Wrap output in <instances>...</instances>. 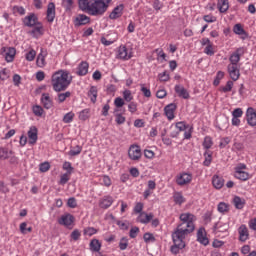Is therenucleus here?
Returning <instances> with one entry per match:
<instances>
[{
	"instance_id": "nucleus-53",
	"label": "nucleus",
	"mask_w": 256,
	"mask_h": 256,
	"mask_svg": "<svg viewBox=\"0 0 256 256\" xmlns=\"http://www.w3.org/2000/svg\"><path fill=\"white\" fill-rule=\"evenodd\" d=\"M95 233H97V229L94 227H87L84 229V235H88V237L95 235Z\"/></svg>"
},
{
	"instance_id": "nucleus-62",
	"label": "nucleus",
	"mask_w": 256,
	"mask_h": 256,
	"mask_svg": "<svg viewBox=\"0 0 256 256\" xmlns=\"http://www.w3.org/2000/svg\"><path fill=\"white\" fill-rule=\"evenodd\" d=\"M152 6H153V9H155V11H161V9H163V4L159 0H154Z\"/></svg>"
},
{
	"instance_id": "nucleus-17",
	"label": "nucleus",
	"mask_w": 256,
	"mask_h": 256,
	"mask_svg": "<svg viewBox=\"0 0 256 256\" xmlns=\"http://www.w3.org/2000/svg\"><path fill=\"white\" fill-rule=\"evenodd\" d=\"M37 133H38L37 127L35 126L30 127L28 131V138H29L30 145H35L37 143V139H38Z\"/></svg>"
},
{
	"instance_id": "nucleus-32",
	"label": "nucleus",
	"mask_w": 256,
	"mask_h": 256,
	"mask_svg": "<svg viewBox=\"0 0 256 256\" xmlns=\"http://www.w3.org/2000/svg\"><path fill=\"white\" fill-rule=\"evenodd\" d=\"M233 31L236 35H242V39H247V32L241 24L234 25Z\"/></svg>"
},
{
	"instance_id": "nucleus-30",
	"label": "nucleus",
	"mask_w": 256,
	"mask_h": 256,
	"mask_svg": "<svg viewBox=\"0 0 256 256\" xmlns=\"http://www.w3.org/2000/svg\"><path fill=\"white\" fill-rule=\"evenodd\" d=\"M86 73H89V63L87 62H81L78 66L77 75L82 77Z\"/></svg>"
},
{
	"instance_id": "nucleus-35",
	"label": "nucleus",
	"mask_w": 256,
	"mask_h": 256,
	"mask_svg": "<svg viewBox=\"0 0 256 256\" xmlns=\"http://www.w3.org/2000/svg\"><path fill=\"white\" fill-rule=\"evenodd\" d=\"M69 97H71V92L69 91L64 93H58V96L57 98H55V101H57V103H65V101L69 99Z\"/></svg>"
},
{
	"instance_id": "nucleus-49",
	"label": "nucleus",
	"mask_w": 256,
	"mask_h": 256,
	"mask_svg": "<svg viewBox=\"0 0 256 256\" xmlns=\"http://www.w3.org/2000/svg\"><path fill=\"white\" fill-rule=\"evenodd\" d=\"M174 201L178 205H181L182 203H185V198H183V195L181 193L174 194Z\"/></svg>"
},
{
	"instance_id": "nucleus-41",
	"label": "nucleus",
	"mask_w": 256,
	"mask_h": 256,
	"mask_svg": "<svg viewBox=\"0 0 256 256\" xmlns=\"http://www.w3.org/2000/svg\"><path fill=\"white\" fill-rule=\"evenodd\" d=\"M223 77H225V73L223 71H218L216 78L214 79L213 85H215V87H217V85H219V83H221V79H223Z\"/></svg>"
},
{
	"instance_id": "nucleus-13",
	"label": "nucleus",
	"mask_w": 256,
	"mask_h": 256,
	"mask_svg": "<svg viewBox=\"0 0 256 256\" xmlns=\"http://www.w3.org/2000/svg\"><path fill=\"white\" fill-rule=\"evenodd\" d=\"M117 58L123 59L124 61H128V59H131V52H129L127 47L120 46L118 48Z\"/></svg>"
},
{
	"instance_id": "nucleus-52",
	"label": "nucleus",
	"mask_w": 256,
	"mask_h": 256,
	"mask_svg": "<svg viewBox=\"0 0 256 256\" xmlns=\"http://www.w3.org/2000/svg\"><path fill=\"white\" fill-rule=\"evenodd\" d=\"M11 152L5 148H0V159H9Z\"/></svg>"
},
{
	"instance_id": "nucleus-42",
	"label": "nucleus",
	"mask_w": 256,
	"mask_h": 256,
	"mask_svg": "<svg viewBox=\"0 0 256 256\" xmlns=\"http://www.w3.org/2000/svg\"><path fill=\"white\" fill-rule=\"evenodd\" d=\"M219 213H227L229 211V206L225 202H220L218 204Z\"/></svg>"
},
{
	"instance_id": "nucleus-58",
	"label": "nucleus",
	"mask_w": 256,
	"mask_h": 256,
	"mask_svg": "<svg viewBox=\"0 0 256 256\" xmlns=\"http://www.w3.org/2000/svg\"><path fill=\"white\" fill-rule=\"evenodd\" d=\"M69 175H71V174H69V173H65V174H63L62 176H61V178H60V185H66V183L69 181V179H70V177H69Z\"/></svg>"
},
{
	"instance_id": "nucleus-12",
	"label": "nucleus",
	"mask_w": 256,
	"mask_h": 256,
	"mask_svg": "<svg viewBox=\"0 0 256 256\" xmlns=\"http://www.w3.org/2000/svg\"><path fill=\"white\" fill-rule=\"evenodd\" d=\"M124 9H125V5L123 4L116 6L110 13L109 19L111 20L119 19L120 17L123 16Z\"/></svg>"
},
{
	"instance_id": "nucleus-36",
	"label": "nucleus",
	"mask_w": 256,
	"mask_h": 256,
	"mask_svg": "<svg viewBox=\"0 0 256 256\" xmlns=\"http://www.w3.org/2000/svg\"><path fill=\"white\" fill-rule=\"evenodd\" d=\"M90 249L95 253H99V251H101V242H99L97 239H93L90 242Z\"/></svg>"
},
{
	"instance_id": "nucleus-10",
	"label": "nucleus",
	"mask_w": 256,
	"mask_h": 256,
	"mask_svg": "<svg viewBox=\"0 0 256 256\" xmlns=\"http://www.w3.org/2000/svg\"><path fill=\"white\" fill-rule=\"evenodd\" d=\"M238 235H239V241H241V243H245V241L249 240V229L247 228V226L245 224H242L239 228H238Z\"/></svg>"
},
{
	"instance_id": "nucleus-25",
	"label": "nucleus",
	"mask_w": 256,
	"mask_h": 256,
	"mask_svg": "<svg viewBox=\"0 0 256 256\" xmlns=\"http://www.w3.org/2000/svg\"><path fill=\"white\" fill-rule=\"evenodd\" d=\"M41 101L45 109H51V107H53V101L51 100V97L49 96V94L47 93L42 94Z\"/></svg>"
},
{
	"instance_id": "nucleus-21",
	"label": "nucleus",
	"mask_w": 256,
	"mask_h": 256,
	"mask_svg": "<svg viewBox=\"0 0 256 256\" xmlns=\"http://www.w3.org/2000/svg\"><path fill=\"white\" fill-rule=\"evenodd\" d=\"M241 49H237L229 58L230 64L228 65H234V66H239V61H241V54L239 52Z\"/></svg>"
},
{
	"instance_id": "nucleus-63",
	"label": "nucleus",
	"mask_w": 256,
	"mask_h": 256,
	"mask_svg": "<svg viewBox=\"0 0 256 256\" xmlns=\"http://www.w3.org/2000/svg\"><path fill=\"white\" fill-rule=\"evenodd\" d=\"M67 205L71 209H75V207H77V200L75 198L71 197L68 199Z\"/></svg>"
},
{
	"instance_id": "nucleus-45",
	"label": "nucleus",
	"mask_w": 256,
	"mask_h": 256,
	"mask_svg": "<svg viewBox=\"0 0 256 256\" xmlns=\"http://www.w3.org/2000/svg\"><path fill=\"white\" fill-rule=\"evenodd\" d=\"M10 77V72L7 70V68H4L3 70L0 71V79L1 81H7Z\"/></svg>"
},
{
	"instance_id": "nucleus-23",
	"label": "nucleus",
	"mask_w": 256,
	"mask_h": 256,
	"mask_svg": "<svg viewBox=\"0 0 256 256\" xmlns=\"http://www.w3.org/2000/svg\"><path fill=\"white\" fill-rule=\"evenodd\" d=\"M33 27L34 28L30 31V35H32L33 37H41V35H43V24L39 22Z\"/></svg>"
},
{
	"instance_id": "nucleus-34",
	"label": "nucleus",
	"mask_w": 256,
	"mask_h": 256,
	"mask_svg": "<svg viewBox=\"0 0 256 256\" xmlns=\"http://www.w3.org/2000/svg\"><path fill=\"white\" fill-rule=\"evenodd\" d=\"M233 203L236 209H243L245 207V199L239 196L233 198Z\"/></svg>"
},
{
	"instance_id": "nucleus-38",
	"label": "nucleus",
	"mask_w": 256,
	"mask_h": 256,
	"mask_svg": "<svg viewBox=\"0 0 256 256\" xmlns=\"http://www.w3.org/2000/svg\"><path fill=\"white\" fill-rule=\"evenodd\" d=\"M119 247H120L121 251H125V249H127V247H129V239H127V237L121 238V240L119 242Z\"/></svg>"
},
{
	"instance_id": "nucleus-7",
	"label": "nucleus",
	"mask_w": 256,
	"mask_h": 256,
	"mask_svg": "<svg viewBox=\"0 0 256 256\" xmlns=\"http://www.w3.org/2000/svg\"><path fill=\"white\" fill-rule=\"evenodd\" d=\"M1 53L4 55L7 63H13L15 55H17V50L14 47H3Z\"/></svg>"
},
{
	"instance_id": "nucleus-11",
	"label": "nucleus",
	"mask_w": 256,
	"mask_h": 256,
	"mask_svg": "<svg viewBox=\"0 0 256 256\" xmlns=\"http://www.w3.org/2000/svg\"><path fill=\"white\" fill-rule=\"evenodd\" d=\"M227 70L232 81H239V77H241V73L239 72V66L228 65Z\"/></svg>"
},
{
	"instance_id": "nucleus-24",
	"label": "nucleus",
	"mask_w": 256,
	"mask_h": 256,
	"mask_svg": "<svg viewBox=\"0 0 256 256\" xmlns=\"http://www.w3.org/2000/svg\"><path fill=\"white\" fill-rule=\"evenodd\" d=\"M212 185L215 189H222L223 185H225V180L223 177L214 175L212 178Z\"/></svg>"
},
{
	"instance_id": "nucleus-3",
	"label": "nucleus",
	"mask_w": 256,
	"mask_h": 256,
	"mask_svg": "<svg viewBox=\"0 0 256 256\" xmlns=\"http://www.w3.org/2000/svg\"><path fill=\"white\" fill-rule=\"evenodd\" d=\"M113 0H91L84 11L93 17H103L109 9V3Z\"/></svg>"
},
{
	"instance_id": "nucleus-64",
	"label": "nucleus",
	"mask_w": 256,
	"mask_h": 256,
	"mask_svg": "<svg viewBox=\"0 0 256 256\" xmlns=\"http://www.w3.org/2000/svg\"><path fill=\"white\" fill-rule=\"evenodd\" d=\"M128 111H130V113H137V103L130 102L128 104Z\"/></svg>"
},
{
	"instance_id": "nucleus-55",
	"label": "nucleus",
	"mask_w": 256,
	"mask_h": 256,
	"mask_svg": "<svg viewBox=\"0 0 256 256\" xmlns=\"http://www.w3.org/2000/svg\"><path fill=\"white\" fill-rule=\"evenodd\" d=\"M204 53L206 55H210V57H212V55H215V51L213 50V44L207 45L204 49Z\"/></svg>"
},
{
	"instance_id": "nucleus-46",
	"label": "nucleus",
	"mask_w": 256,
	"mask_h": 256,
	"mask_svg": "<svg viewBox=\"0 0 256 256\" xmlns=\"http://www.w3.org/2000/svg\"><path fill=\"white\" fill-rule=\"evenodd\" d=\"M81 151H83V148L79 145H77L76 147H74L73 149L70 150L69 155H71L72 157H75L77 155H79L81 153Z\"/></svg>"
},
{
	"instance_id": "nucleus-51",
	"label": "nucleus",
	"mask_w": 256,
	"mask_h": 256,
	"mask_svg": "<svg viewBox=\"0 0 256 256\" xmlns=\"http://www.w3.org/2000/svg\"><path fill=\"white\" fill-rule=\"evenodd\" d=\"M75 117V114L73 112H68L64 115L63 121L65 123H71L73 121V118Z\"/></svg>"
},
{
	"instance_id": "nucleus-14",
	"label": "nucleus",
	"mask_w": 256,
	"mask_h": 256,
	"mask_svg": "<svg viewBox=\"0 0 256 256\" xmlns=\"http://www.w3.org/2000/svg\"><path fill=\"white\" fill-rule=\"evenodd\" d=\"M23 23L26 27H34L39 23V19L35 14H30L24 18Z\"/></svg>"
},
{
	"instance_id": "nucleus-22",
	"label": "nucleus",
	"mask_w": 256,
	"mask_h": 256,
	"mask_svg": "<svg viewBox=\"0 0 256 256\" xmlns=\"http://www.w3.org/2000/svg\"><path fill=\"white\" fill-rule=\"evenodd\" d=\"M174 89L179 97H182V99H189V92L187 89H185V87L176 85Z\"/></svg>"
},
{
	"instance_id": "nucleus-43",
	"label": "nucleus",
	"mask_w": 256,
	"mask_h": 256,
	"mask_svg": "<svg viewBox=\"0 0 256 256\" xmlns=\"http://www.w3.org/2000/svg\"><path fill=\"white\" fill-rule=\"evenodd\" d=\"M171 129H177L178 131H186L189 129V126L185 125V122H177L175 127H172Z\"/></svg>"
},
{
	"instance_id": "nucleus-4",
	"label": "nucleus",
	"mask_w": 256,
	"mask_h": 256,
	"mask_svg": "<svg viewBox=\"0 0 256 256\" xmlns=\"http://www.w3.org/2000/svg\"><path fill=\"white\" fill-rule=\"evenodd\" d=\"M187 236L179 234L177 232L172 233V241L174 245L171 246L170 251L173 255H179L182 249H185V239Z\"/></svg>"
},
{
	"instance_id": "nucleus-39",
	"label": "nucleus",
	"mask_w": 256,
	"mask_h": 256,
	"mask_svg": "<svg viewBox=\"0 0 256 256\" xmlns=\"http://www.w3.org/2000/svg\"><path fill=\"white\" fill-rule=\"evenodd\" d=\"M123 99L127 103H131V101H133V94L130 92V90L123 91Z\"/></svg>"
},
{
	"instance_id": "nucleus-5",
	"label": "nucleus",
	"mask_w": 256,
	"mask_h": 256,
	"mask_svg": "<svg viewBox=\"0 0 256 256\" xmlns=\"http://www.w3.org/2000/svg\"><path fill=\"white\" fill-rule=\"evenodd\" d=\"M244 169H247V165L240 163L235 167L234 176L240 181H247L249 179V173L245 172Z\"/></svg>"
},
{
	"instance_id": "nucleus-2",
	"label": "nucleus",
	"mask_w": 256,
	"mask_h": 256,
	"mask_svg": "<svg viewBox=\"0 0 256 256\" xmlns=\"http://www.w3.org/2000/svg\"><path fill=\"white\" fill-rule=\"evenodd\" d=\"M180 221H182L177 228L174 230V233H178L180 235H191L193 231H195V216L191 213H183L180 215Z\"/></svg>"
},
{
	"instance_id": "nucleus-6",
	"label": "nucleus",
	"mask_w": 256,
	"mask_h": 256,
	"mask_svg": "<svg viewBox=\"0 0 256 256\" xmlns=\"http://www.w3.org/2000/svg\"><path fill=\"white\" fill-rule=\"evenodd\" d=\"M191 181H193V175L192 174L183 172V173H180L176 176V183L180 187H183L185 185H189V183H191Z\"/></svg>"
},
{
	"instance_id": "nucleus-47",
	"label": "nucleus",
	"mask_w": 256,
	"mask_h": 256,
	"mask_svg": "<svg viewBox=\"0 0 256 256\" xmlns=\"http://www.w3.org/2000/svg\"><path fill=\"white\" fill-rule=\"evenodd\" d=\"M204 149H211L213 147V140H211V137H205L203 142Z\"/></svg>"
},
{
	"instance_id": "nucleus-60",
	"label": "nucleus",
	"mask_w": 256,
	"mask_h": 256,
	"mask_svg": "<svg viewBox=\"0 0 256 256\" xmlns=\"http://www.w3.org/2000/svg\"><path fill=\"white\" fill-rule=\"evenodd\" d=\"M36 55H37V52H35V50H30L28 53H26V60L33 61Z\"/></svg>"
},
{
	"instance_id": "nucleus-27",
	"label": "nucleus",
	"mask_w": 256,
	"mask_h": 256,
	"mask_svg": "<svg viewBox=\"0 0 256 256\" xmlns=\"http://www.w3.org/2000/svg\"><path fill=\"white\" fill-rule=\"evenodd\" d=\"M151 219H153V214L150 213V214H147L145 212H142L140 213V215L138 216L137 218V221L139 223H144V224H147L151 221Z\"/></svg>"
},
{
	"instance_id": "nucleus-26",
	"label": "nucleus",
	"mask_w": 256,
	"mask_h": 256,
	"mask_svg": "<svg viewBox=\"0 0 256 256\" xmlns=\"http://www.w3.org/2000/svg\"><path fill=\"white\" fill-rule=\"evenodd\" d=\"M73 215L71 214H68V215H65V216H62L58 223L60 225H65V227H69V225H71L73 223Z\"/></svg>"
},
{
	"instance_id": "nucleus-1",
	"label": "nucleus",
	"mask_w": 256,
	"mask_h": 256,
	"mask_svg": "<svg viewBox=\"0 0 256 256\" xmlns=\"http://www.w3.org/2000/svg\"><path fill=\"white\" fill-rule=\"evenodd\" d=\"M73 81V76L69 74L67 70H58L52 75L51 85L52 89L56 93H61V91H66V89L71 85Z\"/></svg>"
},
{
	"instance_id": "nucleus-15",
	"label": "nucleus",
	"mask_w": 256,
	"mask_h": 256,
	"mask_svg": "<svg viewBox=\"0 0 256 256\" xmlns=\"http://www.w3.org/2000/svg\"><path fill=\"white\" fill-rule=\"evenodd\" d=\"M197 241L201 243V245H209V239L207 238V234L205 233V228H200L197 232Z\"/></svg>"
},
{
	"instance_id": "nucleus-9",
	"label": "nucleus",
	"mask_w": 256,
	"mask_h": 256,
	"mask_svg": "<svg viewBox=\"0 0 256 256\" xmlns=\"http://www.w3.org/2000/svg\"><path fill=\"white\" fill-rule=\"evenodd\" d=\"M247 123L250 127H256V112L253 107H249L246 111Z\"/></svg>"
},
{
	"instance_id": "nucleus-54",
	"label": "nucleus",
	"mask_w": 256,
	"mask_h": 256,
	"mask_svg": "<svg viewBox=\"0 0 256 256\" xmlns=\"http://www.w3.org/2000/svg\"><path fill=\"white\" fill-rule=\"evenodd\" d=\"M33 113L36 117H41L43 115V108L39 105L33 107Z\"/></svg>"
},
{
	"instance_id": "nucleus-31",
	"label": "nucleus",
	"mask_w": 256,
	"mask_h": 256,
	"mask_svg": "<svg viewBox=\"0 0 256 256\" xmlns=\"http://www.w3.org/2000/svg\"><path fill=\"white\" fill-rule=\"evenodd\" d=\"M217 7L220 13H227L229 10V1L228 0H218Z\"/></svg>"
},
{
	"instance_id": "nucleus-40",
	"label": "nucleus",
	"mask_w": 256,
	"mask_h": 256,
	"mask_svg": "<svg viewBox=\"0 0 256 256\" xmlns=\"http://www.w3.org/2000/svg\"><path fill=\"white\" fill-rule=\"evenodd\" d=\"M114 116H115V121L117 125H123V123H125L126 118L125 116H123V114L115 113Z\"/></svg>"
},
{
	"instance_id": "nucleus-48",
	"label": "nucleus",
	"mask_w": 256,
	"mask_h": 256,
	"mask_svg": "<svg viewBox=\"0 0 256 256\" xmlns=\"http://www.w3.org/2000/svg\"><path fill=\"white\" fill-rule=\"evenodd\" d=\"M79 119L81 121H87L89 119V109H84L79 114Z\"/></svg>"
},
{
	"instance_id": "nucleus-19",
	"label": "nucleus",
	"mask_w": 256,
	"mask_h": 256,
	"mask_svg": "<svg viewBox=\"0 0 256 256\" xmlns=\"http://www.w3.org/2000/svg\"><path fill=\"white\" fill-rule=\"evenodd\" d=\"M91 21V18L85 14H80L75 19V25L81 27V25H87Z\"/></svg>"
},
{
	"instance_id": "nucleus-56",
	"label": "nucleus",
	"mask_w": 256,
	"mask_h": 256,
	"mask_svg": "<svg viewBox=\"0 0 256 256\" xmlns=\"http://www.w3.org/2000/svg\"><path fill=\"white\" fill-rule=\"evenodd\" d=\"M141 92L143 93L144 97H151V90L145 87V84H140Z\"/></svg>"
},
{
	"instance_id": "nucleus-57",
	"label": "nucleus",
	"mask_w": 256,
	"mask_h": 256,
	"mask_svg": "<svg viewBox=\"0 0 256 256\" xmlns=\"http://www.w3.org/2000/svg\"><path fill=\"white\" fill-rule=\"evenodd\" d=\"M114 105H115V107H117L119 109V108L123 107V105H125V100H123V98H121V97H117L114 100Z\"/></svg>"
},
{
	"instance_id": "nucleus-33",
	"label": "nucleus",
	"mask_w": 256,
	"mask_h": 256,
	"mask_svg": "<svg viewBox=\"0 0 256 256\" xmlns=\"http://www.w3.org/2000/svg\"><path fill=\"white\" fill-rule=\"evenodd\" d=\"M213 161V152L206 150L204 152V162L203 165L205 167H209V165H211V162Z\"/></svg>"
},
{
	"instance_id": "nucleus-18",
	"label": "nucleus",
	"mask_w": 256,
	"mask_h": 256,
	"mask_svg": "<svg viewBox=\"0 0 256 256\" xmlns=\"http://www.w3.org/2000/svg\"><path fill=\"white\" fill-rule=\"evenodd\" d=\"M47 21L53 23L55 21V3L50 2L47 7Z\"/></svg>"
},
{
	"instance_id": "nucleus-44",
	"label": "nucleus",
	"mask_w": 256,
	"mask_h": 256,
	"mask_svg": "<svg viewBox=\"0 0 256 256\" xmlns=\"http://www.w3.org/2000/svg\"><path fill=\"white\" fill-rule=\"evenodd\" d=\"M143 239L145 243H155V236L149 232L144 234Z\"/></svg>"
},
{
	"instance_id": "nucleus-28",
	"label": "nucleus",
	"mask_w": 256,
	"mask_h": 256,
	"mask_svg": "<svg viewBox=\"0 0 256 256\" xmlns=\"http://www.w3.org/2000/svg\"><path fill=\"white\" fill-rule=\"evenodd\" d=\"M45 57H47V52L42 49L36 60V64L38 67H45L46 65Z\"/></svg>"
},
{
	"instance_id": "nucleus-16",
	"label": "nucleus",
	"mask_w": 256,
	"mask_h": 256,
	"mask_svg": "<svg viewBox=\"0 0 256 256\" xmlns=\"http://www.w3.org/2000/svg\"><path fill=\"white\" fill-rule=\"evenodd\" d=\"M177 109V106L175 104H168L165 108V115L171 121L172 119H175V110Z\"/></svg>"
},
{
	"instance_id": "nucleus-8",
	"label": "nucleus",
	"mask_w": 256,
	"mask_h": 256,
	"mask_svg": "<svg viewBox=\"0 0 256 256\" xmlns=\"http://www.w3.org/2000/svg\"><path fill=\"white\" fill-rule=\"evenodd\" d=\"M141 147L138 145H131L128 150V157L131 161H139L141 159Z\"/></svg>"
},
{
	"instance_id": "nucleus-37",
	"label": "nucleus",
	"mask_w": 256,
	"mask_h": 256,
	"mask_svg": "<svg viewBox=\"0 0 256 256\" xmlns=\"http://www.w3.org/2000/svg\"><path fill=\"white\" fill-rule=\"evenodd\" d=\"M88 97H90L92 103L97 102V87L92 86L88 92Z\"/></svg>"
},
{
	"instance_id": "nucleus-20",
	"label": "nucleus",
	"mask_w": 256,
	"mask_h": 256,
	"mask_svg": "<svg viewBox=\"0 0 256 256\" xmlns=\"http://www.w3.org/2000/svg\"><path fill=\"white\" fill-rule=\"evenodd\" d=\"M229 231V223L218 222L214 225V233H225Z\"/></svg>"
},
{
	"instance_id": "nucleus-50",
	"label": "nucleus",
	"mask_w": 256,
	"mask_h": 256,
	"mask_svg": "<svg viewBox=\"0 0 256 256\" xmlns=\"http://www.w3.org/2000/svg\"><path fill=\"white\" fill-rule=\"evenodd\" d=\"M39 169L41 173H47V171L51 169V164H49V162L41 163Z\"/></svg>"
},
{
	"instance_id": "nucleus-61",
	"label": "nucleus",
	"mask_w": 256,
	"mask_h": 256,
	"mask_svg": "<svg viewBox=\"0 0 256 256\" xmlns=\"http://www.w3.org/2000/svg\"><path fill=\"white\" fill-rule=\"evenodd\" d=\"M139 233V227L135 226L130 229L129 235L131 239H135L137 237V234Z\"/></svg>"
},
{
	"instance_id": "nucleus-59",
	"label": "nucleus",
	"mask_w": 256,
	"mask_h": 256,
	"mask_svg": "<svg viewBox=\"0 0 256 256\" xmlns=\"http://www.w3.org/2000/svg\"><path fill=\"white\" fill-rule=\"evenodd\" d=\"M232 117L234 118L243 117V110L241 108L234 109L232 112Z\"/></svg>"
},
{
	"instance_id": "nucleus-29",
	"label": "nucleus",
	"mask_w": 256,
	"mask_h": 256,
	"mask_svg": "<svg viewBox=\"0 0 256 256\" xmlns=\"http://www.w3.org/2000/svg\"><path fill=\"white\" fill-rule=\"evenodd\" d=\"M110 205H113V197L105 196L103 199L100 200L101 209H109Z\"/></svg>"
}]
</instances>
